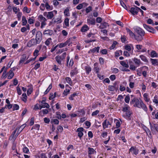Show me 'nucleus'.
<instances>
[{"label": "nucleus", "mask_w": 158, "mask_h": 158, "mask_svg": "<svg viewBox=\"0 0 158 158\" xmlns=\"http://www.w3.org/2000/svg\"><path fill=\"white\" fill-rule=\"evenodd\" d=\"M130 107L128 106V105L126 104L125 105V106L123 108L122 110L123 112H126L130 110Z\"/></svg>", "instance_id": "obj_30"}, {"label": "nucleus", "mask_w": 158, "mask_h": 158, "mask_svg": "<svg viewBox=\"0 0 158 158\" xmlns=\"http://www.w3.org/2000/svg\"><path fill=\"white\" fill-rule=\"evenodd\" d=\"M38 18L39 20L41 22H44L46 21H47V19H46L45 17H44L42 15H40L38 16Z\"/></svg>", "instance_id": "obj_34"}, {"label": "nucleus", "mask_w": 158, "mask_h": 158, "mask_svg": "<svg viewBox=\"0 0 158 158\" xmlns=\"http://www.w3.org/2000/svg\"><path fill=\"white\" fill-rule=\"evenodd\" d=\"M77 95V93H74L73 94H71L70 97H69V99L70 100H73V97Z\"/></svg>", "instance_id": "obj_52"}, {"label": "nucleus", "mask_w": 158, "mask_h": 158, "mask_svg": "<svg viewBox=\"0 0 158 158\" xmlns=\"http://www.w3.org/2000/svg\"><path fill=\"white\" fill-rule=\"evenodd\" d=\"M42 39V34L40 31H38L36 33L35 37V40L37 41L38 43L40 44Z\"/></svg>", "instance_id": "obj_2"}, {"label": "nucleus", "mask_w": 158, "mask_h": 158, "mask_svg": "<svg viewBox=\"0 0 158 158\" xmlns=\"http://www.w3.org/2000/svg\"><path fill=\"white\" fill-rule=\"evenodd\" d=\"M40 48L39 50H38L37 49H35L34 51V53H33V55L34 56H35L36 57H37V56L38 55V53L39 52V50L40 49L41 47V45H40Z\"/></svg>", "instance_id": "obj_40"}, {"label": "nucleus", "mask_w": 158, "mask_h": 158, "mask_svg": "<svg viewBox=\"0 0 158 158\" xmlns=\"http://www.w3.org/2000/svg\"><path fill=\"white\" fill-rule=\"evenodd\" d=\"M151 56L152 57H157V54L156 52L154 51H152L151 52Z\"/></svg>", "instance_id": "obj_46"}, {"label": "nucleus", "mask_w": 158, "mask_h": 158, "mask_svg": "<svg viewBox=\"0 0 158 158\" xmlns=\"http://www.w3.org/2000/svg\"><path fill=\"white\" fill-rule=\"evenodd\" d=\"M92 10V7L91 6H89L86 8L85 11L87 13H89Z\"/></svg>", "instance_id": "obj_61"}, {"label": "nucleus", "mask_w": 158, "mask_h": 158, "mask_svg": "<svg viewBox=\"0 0 158 158\" xmlns=\"http://www.w3.org/2000/svg\"><path fill=\"white\" fill-rule=\"evenodd\" d=\"M129 151L132 154L136 155L139 152L138 149L135 147H132L129 149Z\"/></svg>", "instance_id": "obj_8"}, {"label": "nucleus", "mask_w": 158, "mask_h": 158, "mask_svg": "<svg viewBox=\"0 0 158 158\" xmlns=\"http://www.w3.org/2000/svg\"><path fill=\"white\" fill-rule=\"evenodd\" d=\"M126 30L127 33L129 34L130 36L131 37H135V35L129 29L127 28H126Z\"/></svg>", "instance_id": "obj_26"}, {"label": "nucleus", "mask_w": 158, "mask_h": 158, "mask_svg": "<svg viewBox=\"0 0 158 158\" xmlns=\"http://www.w3.org/2000/svg\"><path fill=\"white\" fill-rule=\"evenodd\" d=\"M135 7H132L131 8L130 12L133 15H137L139 12V10L137 8H139L136 6H134Z\"/></svg>", "instance_id": "obj_7"}, {"label": "nucleus", "mask_w": 158, "mask_h": 158, "mask_svg": "<svg viewBox=\"0 0 158 158\" xmlns=\"http://www.w3.org/2000/svg\"><path fill=\"white\" fill-rule=\"evenodd\" d=\"M53 33V31L52 30H45L43 32L44 35H52Z\"/></svg>", "instance_id": "obj_23"}, {"label": "nucleus", "mask_w": 158, "mask_h": 158, "mask_svg": "<svg viewBox=\"0 0 158 158\" xmlns=\"http://www.w3.org/2000/svg\"><path fill=\"white\" fill-rule=\"evenodd\" d=\"M102 127L104 129L108 127V124L107 123V120H105L102 123Z\"/></svg>", "instance_id": "obj_44"}, {"label": "nucleus", "mask_w": 158, "mask_h": 158, "mask_svg": "<svg viewBox=\"0 0 158 158\" xmlns=\"http://www.w3.org/2000/svg\"><path fill=\"white\" fill-rule=\"evenodd\" d=\"M38 44H39V43H37V41L35 40V39H32L28 42L27 46L29 47H31Z\"/></svg>", "instance_id": "obj_5"}, {"label": "nucleus", "mask_w": 158, "mask_h": 158, "mask_svg": "<svg viewBox=\"0 0 158 158\" xmlns=\"http://www.w3.org/2000/svg\"><path fill=\"white\" fill-rule=\"evenodd\" d=\"M78 70L76 67L73 69L70 72V75L71 77H73L74 75H76L78 73Z\"/></svg>", "instance_id": "obj_12"}, {"label": "nucleus", "mask_w": 158, "mask_h": 158, "mask_svg": "<svg viewBox=\"0 0 158 158\" xmlns=\"http://www.w3.org/2000/svg\"><path fill=\"white\" fill-rule=\"evenodd\" d=\"M135 31L139 35L143 36L145 34L144 31L139 27H137L135 29Z\"/></svg>", "instance_id": "obj_6"}, {"label": "nucleus", "mask_w": 158, "mask_h": 158, "mask_svg": "<svg viewBox=\"0 0 158 158\" xmlns=\"http://www.w3.org/2000/svg\"><path fill=\"white\" fill-rule=\"evenodd\" d=\"M85 70L86 71V73L88 75L91 71V68L89 65H86L85 66Z\"/></svg>", "instance_id": "obj_21"}, {"label": "nucleus", "mask_w": 158, "mask_h": 158, "mask_svg": "<svg viewBox=\"0 0 158 158\" xmlns=\"http://www.w3.org/2000/svg\"><path fill=\"white\" fill-rule=\"evenodd\" d=\"M64 15L67 16H70V14L69 12V9L68 8H67L64 10Z\"/></svg>", "instance_id": "obj_35"}, {"label": "nucleus", "mask_w": 158, "mask_h": 158, "mask_svg": "<svg viewBox=\"0 0 158 158\" xmlns=\"http://www.w3.org/2000/svg\"><path fill=\"white\" fill-rule=\"evenodd\" d=\"M139 70L140 71H142V74L144 77H146L147 75V71H148L149 69L148 67L144 66L140 67Z\"/></svg>", "instance_id": "obj_1"}, {"label": "nucleus", "mask_w": 158, "mask_h": 158, "mask_svg": "<svg viewBox=\"0 0 158 158\" xmlns=\"http://www.w3.org/2000/svg\"><path fill=\"white\" fill-rule=\"evenodd\" d=\"M139 57L141 58L142 60L143 61L146 62H148V60L147 59L146 57L144 56L143 55H142L139 56Z\"/></svg>", "instance_id": "obj_38"}, {"label": "nucleus", "mask_w": 158, "mask_h": 158, "mask_svg": "<svg viewBox=\"0 0 158 158\" xmlns=\"http://www.w3.org/2000/svg\"><path fill=\"white\" fill-rule=\"evenodd\" d=\"M27 96L26 93H23L21 97V99L24 102H26L27 101Z\"/></svg>", "instance_id": "obj_24"}, {"label": "nucleus", "mask_w": 158, "mask_h": 158, "mask_svg": "<svg viewBox=\"0 0 158 158\" xmlns=\"http://www.w3.org/2000/svg\"><path fill=\"white\" fill-rule=\"evenodd\" d=\"M26 58V55L25 54H23L22 56L19 61V64H20L23 62H24Z\"/></svg>", "instance_id": "obj_29"}, {"label": "nucleus", "mask_w": 158, "mask_h": 158, "mask_svg": "<svg viewBox=\"0 0 158 158\" xmlns=\"http://www.w3.org/2000/svg\"><path fill=\"white\" fill-rule=\"evenodd\" d=\"M55 59L58 64L61 65V60H62L60 56H57L55 58Z\"/></svg>", "instance_id": "obj_28"}, {"label": "nucleus", "mask_w": 158, "mask_h": 158, "mask_svg": "<svg viewBox=\"0 0 158 158\" xmlns=\"http://www.w3.org/2000/svg\"><path fill=\"white\" fill-rule=\"evenodd\" d=\"M87 23L89 25H94L95 24V21L94 19H88Z\"/></svg>", "instance_id": "obj_15"}, {"label": "nucleus", "mask_w": 158, "mask_h": 158, "mask_svg": "<svg viewBox=\"0 0 158 158\" xmlns=\"http://www.w3.org/2000/svg\"><path fill=\"white\" fill-rule=\"evenodd\" d=\"M94 70L95 72L96 73H98L100 70L99 67L98 66V64L97 62L94 63Z\"/></svg>", "instance_id": "obj_16"}, {"label": "nucleus", "mask_w": 158, "mask_h": 158, "mask_svg": "<svg viewBox=\"0 0 158 158\" xmlns=\"http://www.w3.org/2000/svg\"><path fill=\"white\" fill-rule=\"evenodd\" d=\"M16 90L17 93L19 95H20L22 94V91L20 88L18 86H17L16 88Z\"/></svg>", "instance_id": "obj_63"}, {"label": "nucleus", "mask_w": 158, "mask_h": 158, "mask_svg": "<svg viewBox=\"0 0 158 158\" xmlns=\"http://www.w3.org/2000/svg\"><path fill=\"white\" fill-rule=\"evenodd\" d=\"M131 114V112L129 110L128 111L126 112L125 114L123 115V116L125 118L127 119H130V117Z\"/></svg>", "instance_id": "obj_14"}, {"label": "nucleus", "mask_w": 158, "mask_h": 158, "mask_svg": "<svg viewBox=\"0 0 158 158\" xmlns=\"http://www.w3.org/2000/svg\"><path fill=\"white\" fill-rule=\"evenodd\" d=\"M26 27H23L21 29V31L22 32H24L26 31L27 30H29L30 29V26L29 24L26 25Z\"/></svg>", "instance_id": "obj_32"}, {"label": "nucleus", "mask_w": 158, "mask_h": 158, "mask_svg": "<svg viewBox=\"0 0 158 158\" xmlns=\"http://www.w3.org/2000/svg\"><path fill=\"white\" fill-rule=\"evenodd\" d=\"M54 16V14L52 11L48 12V14L47 16V18L48 19H51Z\"/></svg>", "instance_id": "obj_31"}, {"label": "nucleus", "mask_w": 158, "mask_h": 158, "mask_svg": "<svg viewBox=\"0 0 158 158\" xmlns=\"http://www.w3.org/2000/svg\"><path fill=\"white\" fill-rule=\"evenodd\" d=\"M109 26L108 24L107 23L104 22L102 23L100 26V27L101 29H103L106 28L107 27Z\"/></svg>", "instance_id": "obj_27"}, {"label": "nucleus", "mask_w": 158, "mask_h": 158, "mask_svg": "<svg viewBox=\"0 0 158 158\" xmlns=\"http://www.w3.org/2000/svg\"><path fill=\"white\" fill-rule=\"evenodd\" d=\"M52 21L53 23H60L62 21L61 19L59 18L56 19L53 18L52 19Z\"/></svg>", "instance_id": "obj_25"}, {"label": "nucleus", "mask_w": 158, "mask_h": 158, "mask_svg": "<svg viewBox=\"0 0 158 158\" xmlns=\"http://www.w3.org/2000/svg\"><path fill=\"white\" fill-rule=\"evenodd\" d=\"M23 12H26L27 13H29L30 12V10L28 9L27 6H25L23 8Z\"/></svg>", "instance_id": "obj_54"}, {"label": "nucleus", "mask_w": 158, "mask_h": 158, "mask_svg": "<svg viewBox=\"0 0 158 158\" xmlns=\"http://www.w3.org/2000/svg\"><path fill=\"white\" fill-rule=\"evenodd\" d=\"M88 154L89 155H91L96 153V152L93 148H90L89 147L88 148Z\"/></svg>", "instance_id": "obj_22"}, {"label": "nucleus", "mask_w": 158, "mask_h": 158, "mask_svg": "<svg viewBox=\"0 0 158 158\" xmlns=\"http://www.w3.org/2000/svg\"><path fill=\"white\" fill-rule=\"evenodd\" d=\"M40 127V125L38 124H35L32 128V129H34L39 130Z\"/></svg>", "instance_id": "obj_57"}, {"label": "nucleus", "mask_w": 158, "mask_h": 158, "mask_svg": "<svg viewBox=\"0 0 158 158\" xmlns=\"http://www.w3.org/2000/svg\"><path fill=\"white\" fill-rule=\"evenodd\" d=\"M143 26L145 29L150 32L152 33H154L156 32V31L153 27L148 26L146 24H143Z\"/></svg>", "instance_id": "obj_3"}, {"label": "nucleus", "mask_w": 158, "mask_h": 158, "mask_svg": "<svg viewBox=\"0 0 158 158\" xmlns=\"http://www.w3.org/2000/svg\"><path fill=\"white\" fill-rule=\"evenodd\" d=\"M134 37L136 40L139 41H141L143 39V36L140 35L139 36L135 35Z\"/></svg>", "instance_id": "obj_47"}, {"label": "nucleus", "mask_w": 158, "mask_h": 158, "mask_svg": "<svg viewBox=\"0 0 158 158\" xmlns=\"http://www.w3.org/2000/svg\"><path fill=\"white\" fill-rule=\"evenodd\" d=\"M52 39L51 38H49L46 40V41L45 42V44L47 46H48L50 44V42L51 40Z\"/></svg>", "instance_id": "obj_60"}, {"label": "nucleus", "mask_w": 158, "mask_h": 158, "mask_svg": "<svg viewBox=\"0 0 158 158\" xmlns=\"http://www.w3.org/2000/svg\"><path fill=\"white\" fill-rule=\"evenodd\" d=\"M141 100L139 101L138 99H136L135 104L134 105L135 107H137L138 108L139 107L140 104L141 103Z\"/></svg>", "instance_id": "obj_39"}, {"label": "nucleus", "mask_w": 158, "mask_h": 158, "mask_svg": "<svg viewBox=\"0 0 158 158\" xmlns=\"http://www.w3.org/2000/svg\"><path fill=\"white\" fill-rule=\"evenodd\" d=\"M116 89H117V88L114 85H109L108 88V90L111 91H114Z\"/></svg>", "instance_id": "obj_36"}, {"label": "nucleus", "mask_w": 158, "mask_h": 158, "mask_svg": "<svg viewBox=\"0 0 158 158\" xmlns=\"http://www.w3.org/2000/svg\"><path fill=\"white\" fill-rule=\"evenodd\" d=\"M32 18H34V17H29L28 20V22L30 24H32L34 23L35 20Z\"/></svg>", "instance_id": "obj_42"}, {"label": "nucleus", "mask_w": 158, "mask_h": 158, "mask_svg": "<svg viewBox=\"0 0 158 158\" xmlns=\"http://www.w3.org/2000/svg\"><path fill=\"white\" fill-rule=\"evenodd\" d=\"M152 63L153 65H157L158 63V61L157 59H151Z\"/></svg>", "instance_id": "obj_48"}, {"label": "nucleus", "mask_w": 158, "mask_h": 158, "mask_svg": "<svg viewBox=\"0 0 158 158\" xmlns=\"http://www.w3.org/2000/svg\"><path fill=\"white\" fill-rule=\"evenodd\" d=\"M59 121L58 120L56 119H52L51 120V123H54L55 124L58 125L59 123Z\"/></svg>", "instance_id": "obj_49"}, {"label": "nucleus", "mask_w": 158, "mask_h": 158, "mask_svg": "<svg viewBox=\"0 0 158 158\" xmlns=\"http://www.w3.org/2000/svg\"><path fill=\"white\" fill-rule=\"evenodd\" d=\"M84 130V128L82 127H79L77 130L76 131L78 132V135L80 139L83 135V132Z\"/></svg>", "instance_id": "obj_4"}, {"label": "nucleus", "mask_w": 158, "mask_h": 158, "mask_svg": "<svg viewBox=\"0 0 158 158\" xmlns=\"http://www.w3.org/2000/svg\"><path fill=\"white\" fill-rule=\"evenodd\" d=\"M130 100V98L129 95H127L124 99L125 102L127 103H129Z\"/></svg>", "instance_id": "obj_50"}, {"label": "nucleus", "mask_w": 158, "mask_h": 158, "mask_svg": "<svg viewBox=\"0 0 158 158\" xmlns=\"http://www.w3.org/2000/svg\"><path fill=\"white\" fill-rule=\"evenodd\" d=\"M86 3H83L79 4L76 7V8L78 10L81 9L83 6H86L88 5Z\"/></svg>", "instance_id": "obj_19"}, {"label": "nucleus", "mask_w": 158, "mask_h": 158, "mask_svg": "<svg viewBox=\"0 0 158 158\" xmlns=\"http://www.w3.org/2000/svg\"><path fill=\"white\" fill-rule=\"evenodd\" d=\"M57 130L59 132H62L63 130V128L61 126H59L57 127Z\"/></svg>", "instance_id": "obj_64"}, {"label": "nucleus", "mask_w": 158, "mask_h": 158, "mask_svg": "<svg viewBox=\"0 0 158 158\" xmlns=\"http://www.w3.org/2000/svg\"><path fill=\"white\" fill-rule=\"evenodd\" d=\"M49 111L46 109H43L39 112V115L41 116H43L44 114H46L48 113Z\"/></svg>", "instance_id": "obj_13"}, {"label": "nucleus", "mask_w": 158, "mask_h": 158, "mask_svg": "<svg viewBox=\"0 0 158 158\" xmlns=\"http://www.w3.org/2000/svg\"><path fill=\"white\" fill-rule=\"evenodd\" d=\"M69 19L68 18H66L64 20V24L67 27L69 26Z\"/></svg>", "instance_id": "obj_55"}, {"label": "nucleus", "mask_w": 158, "mask_h": 158, "mask_svg": "<svg viewBox=\"0 0 158 158\" xmlns=\"http://www.w3.org/2000/svg\"><path fill=\"white\" fill-rule=\"evenodd\" d=\"M120 64L123 67L126 68L129 67V65L128 64L125 62L124 61H121L120 62Z\"/></svg>", "instance_id": "obj_37"}, {"label": "nucleus", "mask_w": 158, "mask_h": 158, "mask_svg": "<svg viewBox=\"0 0 158 158\" xmlns=\"http://www.w3.org/2000/svg\"><path fill=\"white\" fill-rule=\"evenodd\" d=\"M33 88H29L27 91V94L28 96L32 92Z\"/></svg>", "instance_id": "obj_58"}, {"label": "nucleus", "mask_w": 158, "mask_h": 158, "mask_svg": "<svg viewBox=\"0 0 158 158\" xmlns=\"http://www.w3.org/2000/svg\"><path fill=\"white\" fill-rule=\"evenodd\" d=\"M23 152L25 153H28L29 152V149L26 147H24L23 148Z\"/></svg>", "instance_id": "obj_59"}, {"label": "nucleus", "mask_w": 158, "mask_h": 158, "mask_svg": "<svg viewBox=\"0 0 158 158\" xmlns=\"http://www.w3.org/2000/svg\"><path fill=\"white\" fill-rule=\"evenodd\" d=\"M19 106L18 105L15 104L13 106V110L14 111L15 110H17L19 109Z\"/></svg>", "instance_id": "obj_51"}, {"label": "nucleus", "mask_w": 158, "mask_h": 158, "mask_svg": "<svg viewBox=\"0 0 158 158\" xmlns=\"http://www.w3.org/2000/svg\"><path fill=\"white\" fill-rule=\"evenodd\" d=\"M153 102L156 104L158 103V97L157 95H156L154 97Z\"/></svg>", "instance_id": "obj_53"}, {"label": "nucleus", "mask_w": 158, "mask_h": 158, "mask_svg": "<svg viewBox=\"0 0 158 158\" xmlns=\"http://www.w3.org/2000/svg\"><path fill=\"white\" fill-rule=\"evenodd\" d=\"M45 7L48 10H52V9L47 2H46L45 3Z\"/></svg>", "instance_id": "obj_45"}, {"label": "nucleus", "mask_w": 158, "mask_h": 158, "mask_svg": "<svg viewBox=\"0 0 158 158\" xmlns=\"http://www.w3.org/2000/svg\"><path fill=\"white\" fill-rule=\"evenodd\" d=\"M100 47H95L93 49H90L89 52V53H94L95 52H98Z\"/></svg>", "instance_id": "obj_20"}, {"label": "nucleus", "mask_w": 158, "mask_h": 158, "mask_svg": "<svg viewBox=\"0 0 158 158\" xmlns=\"http://www.w3.org/2000/svg\"><path fill=\"white\" fill-rule=\"evenodd\" d=\"M143 97L145 101L147 102H148L149 101V99L148 98V94L146 93H144L143 95Z\"/></svg>", "instance_id": "obj_43"}, {"label": "nucleus", "mask_w": 158, "mask_h": 158, "mask_svg": "<svg viewBox=\"0 0 158 158\" xmlns=\"http://www.w3.org/2000/svg\"><path fill=\"white\" fill-rule=\"evenodd\" d=\"M70 40H67L64 43H61L57 45V46H59L60 48H62L65 46L67 45L68 46L70 45Z\"/></svg>", "instance_id": "obj_9"}, {"label": "nucleus", "mask_w": 158, "mask_h": 158, "mask_svg": "<svg viewBox=\"0 0 158 158\" xmlns=\"http://www.w3.org/2000/svg\"><path fill=\"white\" fill-rule=\"evenodd\" d=\"M121 5L125 9H126L127 6L122 0H119Z\"/></svg>", "instance_id": "obj_62"}, {"label": "nucleus", "mask_w": 158, "mask_h": 158, "mask_svg": "<svg viewBox=\"0 0 158 158\" xmlns=\"http://www.w3.org/2000/svg\"><path fill=\"white\" fill-rule=\"evenodd\" d=\"M65 80L68 84H69L70 85H71V84L72 83V82L71 81V79L69 77H66L65 78Z\"/></svg>", "instance_id": "obj_56"}, {"label": "nucleus", "mask_w": 158, "mask_h": 158, "mask_svg": "<svg viewBox=\"0 0 158 158\" xmlns=\"http://www.w3.org/2000/svg\"><path fill=\"white\" fill-rule=\"evenodd\" d=\"M52 84H51L49 85L48 88L46 89L45 91L44 92V94H46L48 93L50 90L52 89Z\"/></svg>", "instance_id": "obj_41"}, {"label": "nucleus", "mask_w": 158, "mask_h": 158, "mask_svg": "<svg viewBox=\"0 0 158 158\" xmlns=\"http://www.w3.org/2000/svg\"><path fill=\"white\" fill-rule=\"evenodd\" d=\"M140 105L139 106V108H142L145 111H147L148 108L147 106L145 105L143 103L142 100H141V103H140Z\"/></svg>", "instance_id": "obj_17"}, {"label": "nucleus", "mask_w": 158, "mask_h": 158, "mask_svg": "<svg viewBox=\"0 0 158 158\" xmlns=\"http://www.w3.org/2000/svg\"><path fill=\"white\" fill-rule=\"evenodd\" d=\"M22 25L25 26L27 23V21L26 17L24 16H23L22 18Z\"/></svg>", "instance_id": "obj_33"}, {"label": "nucleus", "mask_w": 158, "mask_h": 158, "mask_svg": "<svg viewBox=\"0 0 158 158\" xmlns=\"http://www.w3.org/2000/svg\"><path fill=\"white\" fill-rule=\"evenodd\" d=\"M14 68H12L9 72V75L8 76L7 78L8 79H11L14 76V74L13 71L15 70Z\"/></svg>", "instance_id": "obj_11"}, {"label": "nucleus", "mask_w": 158, "mask_h": 158, "mask_svg": "<svg viewBox=\"0 0 158 158\" xmlns=\"http://www.w3.org/2000/svg\"><path fill=\"white\" fill-rule=\"evenodd\" d=\"M133 61L135 63L136 67H138L141 64H142L143 63L140 61V60L137 58H134L133 60Z\"/></svg>", "instance_id": "obj_10"}, {"label": "nucleus", "mask_w": 158, "mask_h": 158, "mask_svg": "<svg viewBox=\"0 0 158 158\" xmlns=\"http://www.w3.org/2000/svg\"><path fill=\"white\" fill-rule=\"evenodd\" d=\"M89 29V28L88 26L86 25L85 24L82 27L81 29V31L82 32H85L88 31Z\"/></svg>", "instance_id": "obj_18"}]
</instances>
